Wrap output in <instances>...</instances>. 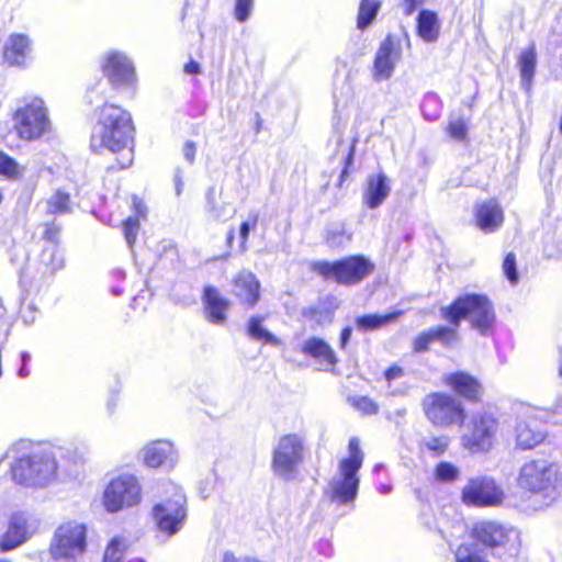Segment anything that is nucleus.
<instances>
[{"mask_svg": "<svg viewBox=\"0 0 562 562\" xmlns=\"http://www.w3.org/2000/svg\"><path fill=\"white\" fill-rule=\"evenodd\" d=\"M134 125L131 114L123 108L105 103L98 112L92 128L90 146L94 151L123 153L119 160L121 168H127L133 161Z\"/></svg>", "mask_w": 562, "mask_h": 562, "instance_id": "1", "label": "nucleus"}, {"mask_svg": "<svg viewBox=\"0 0 562 562\" xmlns=\"http://www.w3.org/2000/svg\"><path fill=\"white\" fill-rule=\"evenodd\" d=\"M518 485L532 494H541L544 505H550L559 495L562 485L560 467L546 459H536L522 464L518 475Z\"/></svg>", "mask_w": 562, "mask_h": 562, "instance_id": "2", "label": "nucleus"}, {"mask_svg": "<svg viewBox=\"0 0 562 562\" xmlns=\"http://www.w3.org/2000/svg\"><path fill=\"white\" fill-rule=\"evenodd\" d=\"M440 312L441 316L456 327L462 319H469L472 327L482 335L487 334L495 319L492 304L485 296L479 294L460 296Z\"/></svg>", "mask_w": 562, "mask_h": 562, "instance_id": "3", "label": "nucleus"}, {"mask_svg": "<svg viewBox=\"0 0 562 562\" xmlns=\"http://www.w3.org/2000/svg\"><path fill=\"white\" fill-rule=\"evenodd\" d=\"M58 468L52 452L38 451L14 460L11 474L20 484L45 486L55 480Z\"/></svg>", "mask_w": 562, "mask_h": 562, "instance_id": "4", "label": "nucleus"}, {"mask_svg": "<svg viewBox=\"0 0 562 562\" xmlns=\"http://www.w3.org/2000/svg\"><path fill=\"white\" fill-rule=\"evenodd\" d=\"M312 270L326 280H333L344 285H353L370 276L374 270V265L363 256H349L334 262H313Z\"/></svg>", "mask_w": 562, "mask_h": 562, "instance_id": "5", "label": "nucleus"}, {"mask_svg": "<svg viewBox=\"0 0 562 562\" xmlns=\"http://www.w3.org/2000/svg\"><path fill=\"white\" fill-rule=\"evenodd\" d=\"M87 549V528L71 520L57 527L49 544V554L55 562H77Z\"/></svg>", "mask_w": 562, "mask_h": 562, "instance_id": "6", "label": "nucleus"}, {"mask_svg": "<svg viewBox=\"0 0 562 562\" xmlns=\"http://www.w3.org/2000/svg\"><path fill=\"white\" fill-rule=\"evenodd\" d=\"M499 422L494 414L477 412L465 425L461 436V446L471 453L490 451L497 442Z\"/></svg>", "mask_w": 562, "mask_h": 562, "instance_id": "7", "label": "nucleus"}, {"mask_svg": "<svg viewBox=\"0 0 562 562\" xmlns=\"http://www.w3.org/2000/svg\"><path fill=\"white\" fill-rule=\"evenodd\" d=\"M166 493L170 497L157 503L151 514L158 530L170 537L176 535L184 524L186 496L182 490L172 483L166 485Z\"/></svg>", "mask_w": 562, "mask_h": 562, "instance_id": "8", "label": "nucleus"}, {"mask_svg": "<svg viewBox=\"0 0 562 562\" xmlns=\"http://www.w3.org/2000/svg\"><path fill=\"white\" fill-rule=\"evenodd\" d=\"M427 419L438 427L462 425L465 409L460 401L443 392H432L422 403Z\"/></svg>", "mask_w": 562, "mask_h": 562, "instance_id": "9", "label": "nucleus"}, {"mask_svg": "<svg viewBox=\"0 0 562 562\" xmlns=\"http://www.w3.org/2000/svg\"><path fill=\"white\" fill-rule=\"evenodd\" d=\"M14 127L21 139L35 140L50 131L47 109L42 99L34 98L15 111Z\"/></svg>", "mask_w": 562, "mask_h": 562, "instance_id": "10", "label": "nucleus"}, {"mask_svg": "<svg viewBox=\"0 0 562 562\" xmlns=\"http://www.w3.org/2000/svg\"><path fill=\"white\" fill-rule=\"evenodd\" d=\"M142 501V486L137 477L130 473L113 477L103 493V505L109 513H117L138 505Z\"/></svg>", "mask_w": 562, "mask_h": 562, "instance_id": "11", "label": "nucleus"}, {"mask_svg": "<svg viewBox=\"0 0 562 562\" xmlns=\"http://www.w3.org/2000/svg\"><path fill=\"white\" fill-rule=\"evenodd\" d=\"M304 458V438L299 434L282 436L273 449L272 468L277 475L291 480Z\"/></svg>", "mask_w": 562, "mask_h": 562, "instance_id": "12", "label": "nucleus"}, {"mask_svg": "<svg viewBox=\"0 0 562 562\" xmlns=\"http://www.w3.org/2000/svg\"><path fill=\"white\" fill-rule=\"evenodd\" d=\"M358 473L359 469L340 463L338 464V470L330 479L326 488V494L331 502L341 505L355 502L360 483Z\"/></svg>", "mask_w": 562, "mask_h": 562, "instance_id": "13", "label": "nucleus"}, {"mask_svg": "<svg viewBox=\"0 0 562 562\" xmlns=\"http://www.w3.org/2000/svg\"><path fill=\"white\" fill-rule=\"evenodd\" d=\"M102 70L111 85L116 89L131 88L136 81L133 63L126 55L119 52H111L104 57Z\"/></svg>", "mask_w": 562, "mask_h": 562, "instance_id": "14", "label": "nucleus"}, {"mask_svg": "<svg viewBox=\"0 0 562 562\" xmlns=\"http://www.w3.org/2000/svg\"><path fill=\"white\" fill-rule=\"evenodd\" d=\"M472 535L477 541L490 548L509 544V550L516 551L519 546L518 532L515 529H505L493 521L476 524Z\"/></svg>", "mask_w": 562, "mask_h": 562, "instance_id": "15", "label": "nucleus"}, {"mask_svg": "<svg viewBox=\"0 0 562 562\" xmlns=\"http://www.w3.org/2000/svg\"><path fill=\"white\" fill-rule=\"evenodd\" d=\"M503 493L490 477L471 479L462 490V499L468 505L493 506L502 502Z\"/></svg>", "mask_w": 562, "mask_h": 562, "instance_id": "16", "label": "nucleus"}, {"mask_svg": "<svg viewBox=\"0 0 562 562\" xmlns=\"http://www.w3.org/2000/svg\"><path fill=\"white\" fill-rule=\"evenodd\" d=\"M402 55L401 42L392 35H387L380 44L373 65L375 81L387 80L392 77L396 64Z\"/></svg>", "mask_w": 562, "mask_h": 562, "instance_id": "17", "label": "nucleus"}, {"mask_svg": "<svg viewBox=\"0 0 562 562\" xmlns=\"http://www.w3.org/2000/svg\"><path fill=\"white\" fill-rule=\"evenodd\" d=\"M143 462L148 468L171 469L178 461V452L172 442L155 440L147 443L140 451Z\"/></svg>", "mask_w": 562, "mask_h": 562, "instance_id": "18", "label": "nucleus"}, {"mask_svg": "<svg viewBox=\"0 0 562 562\" xmlns=\"http://www.w3.org/2000/svg\"><path fill=\"white\" fill-rule=\"evenodd\" d=\"M36 527L35 519H30L23 514L13 515L5 533L0 539L1 549L9 551L23 544L35 531Z\"/></svg>", "mask_w": 562, "mask_h": 562, "instance_id": "19", "label": "nucleus"}, {"mask_svg": "<svg viewBox=\"0 0 562 562\" xmlns=\"http://www.w3.org/2000/svg\"><path fill=\"white\" fill-rule=\"evenodd\" d=\"M476 226L485 234L498 231L504 223V211L496 200H487L474 207Z\"/></svg>", "mask_w": 562, "mask_h": 562, "instance_id": "20", "label": "nucleus"}, {"mask_svg": "<svg viewBox=\"0 0 562 562\" xmlns=\"http://www.w3.org/2000/svg\"><path fill=\"white\" fill-rule=\"evenodd\" d=\"M442 381L454 393L470 402H479L482 397V384L467 372L445 374Z\"/></svg>", "mask_w": 562, "mask_h": 562, "instance_id": "21", "label": "nucleus"}, {"mask_svg": "<svg viewBox=\"0 0 562 562\" xmlns=\"http://www.w3.org/2000/svg\"><path fill=\"white\" fill-rule=\"evenodd\" d=\"M391 193L390 179L383 172L367 178L362 202L371 210L378 209Z\"/></svg>", "mask_w": 562, "mask_h": 562, "instance_id": "22", "label": "nucleus"}, {"mask_svg": "<svg viewBox=\"0 0 562 562\" xmlns=\"http://www.w3.org/2000/svg\"><path fill=\"white\" fill-rule=\"evenodd\" d=\"M202 301L207 321L214 325H223L229 307L228 300L215 286L207 285L204 288Z\"/></svg>", "mask_w": 562, "mask_h": 562, "instance_id": "23", "label": "nucleus"}, {"mask_svg": "<svg viewBox=\"0 0 562 562\" xmlns=\"http://www.w3.org/2000/svg\"><path fill=\"white\" fill-rule=\"evenodd\" d=\"M301 352L316 360L325 370H333L338 362L330 345L319 337H310L301 345Z\"/></svg>", "mask_w": 562, "mask_h": 562, "instance_id": "24", "label": "nucleus"}, {"mask_svg": "<svg viewBox=\"0 0 562 562\" xmlns=\"http://www.w3.org/2000/svg\"><path fill=\"white\" fill-rule=\"evenodd\" d=\"M515 438L519 449L528 450L541 443L546 438V432L540 428L536 418L529 417L517 422Z\"/></svg>", "mask_w": 562, "mask_h": 562, "instance_id": "25", "label": "nucleus"}, {"mask_svg": "<svg viewBox=\"0 0 562 562\" xmlns=\"http://www.w3.org/2000/svg\"><path fill=\"white\" fill-rule=\"evenodd\" d=\"M259 281L250 271L241 270L234 279V294L248 306H254L259 301Z\"/></svg>", "mask_w": 562, "mask_h": 562, "instance_id": "26", "label": "nucleus"}, {"mask_svg": "<svg viewBox=\"0 0 562 562\" xmlns=\"http://www.w3.org/2000/svg\"><path fill=\"white\" fill-rule=\"evenodd\" d=\"M441 33V22L438 13L423 9L418 12L416 18V34L417 36L427 44L436 43Z\"/></svg>", "mask_w": 562, "mask_h": 562, "instance_id": "27", "label": "nucleus"}, {"mask_svg": "<svg viewBox=\"0 0 562 562\" xmlns=\"http://www.w3.org/2000/svg\"><path fill=\"white\" fill-rule=\"evenodd\" d=\"M30 53V40L25 35L13 34L7 41L3 56L12 66H24Z\"/></svg>", "mask_w": 562, "mask_h": 562, "instance_id": "28", "label": "nucleus"}, {"mask_svg": "<svg viewBox=\"0 0 562 562\" xmlns=\"http://www.w3.org/2000/svg\"><path fill=\"white\" fill-rule=\"evenodd\" d=\"M204 210L209 217L216 222H226L234 215L227 203L217 200L215 187H210L205 193Z\"/></svg>", "mask_w": 562, "mask_h": 562, "instance_id": "29", "label": "nucleus"}, {"mask_svg": "<svg viewBox=\"0 0 562 562\" xmlns=\"http://www.w3.org/2000/svg\"><path fill=\"white\" fill-rule=\"evenodd\" d=\"M401 315V312H393L385 315H378V314H368L362 315L356 318V326L357 329L360 331H370L380 329L387 324L394 322L398 316Z\"/></svg>", "mask_w": 562, "mask_h": 562, "instance_id": "30", "label": "nucleus"}, {"mask_svg": "<svg viewBox=\"0 0 562 562\" xmlns=\"http://www.w3.org/2000/svg\"><path fill=\"white\" fill-rule=\"evenodd\" d=\"M262 317L259 316L250 317L246 326L247 335L254 340L263 341L271 346H280L281 340L262 326Z\"/></svg>", "mask_w": 562, "mask_h": 562, "instance_id": "31", "label": "nucleus"}, {"mask_svg": "<svg viewBox=\"0 0 562 562\" xmlns=\"http://www.w3.org/2000/svg\"><path fill=\"white\" fill-rule=\"evenodd\" d=\"M537 64V54L535 45H530L524 49L519 56L518 65L520 69L521 81L524 85L530 86L535 75Z\"/></svg>", "mask_w": 562, "mask_h": 562, "instance_id": "32", "label": "nucleus"}, {"mask_svg": "<svg viewBox=\"0 0 562 562\" xmlns=\"http://www.w3.org/2000/svg\"><path fill=\"white\" fill-rule=\"evenodd\" d=\"M45 211L50 215H63L71 211L70 194L56 190L45 202Z\"/></svg>", "mask_w": 562, "mask_h": 562, "instance_id": "33", "label": "nucleus"}, {"mask_svg": "<svg viewBox=\"0 0 562 562\" xmlns=\"http://www.w3.org/2000/svg\"><path fill=\"white\" fill-rule=\"evenodd\" d=\"M381 9L380 0H361L357 18V26L359 30H366L375 20Z\"/></svg>", "mask_w": 562, "mask_h": 562, "instance_id": "34", "label": "nucleus"}, {"mask_svg": "<svg viewBox=\"0 0 562 562\" xmlns=\"http://www.w3.org/2000/svg\"><path fill=\"white\" fill-rule=\"evenodd\" d=\"M351 240V233L346 229L344 223H334L326 232V244L330 248L344 247Z\"/></svg>", "mask_w": 562, "mask_h": 562, "instance_id": "35", "label": "nucleus"}, {"mask_svg": "<svg viewBox=\"0 0 562 562\" xmlns=\"http://www.w3.org/2000/svg\"><path fill=\"white\" fill-rule=\"evenodd\" d=\"M404 376V370L402 367L392 366L384 372L385 382L387 385L389 394L392 396H402L407 392L406 386H396L395 381Z\"/></svg>", "mask_w": 562, "mask_h": 562, "instance_id": "36", "label": "nucleus"}, {"mask_svg": "<svg viewBox=\"0 0 562 562\" xmlns=\"http://www.w3.org/2000/svg\"><path fill=\"white\" fill-rule=\"evenodd\" d=\"M460 475L459 469L447 461L439 462L434 471L435 480L441 483L454 482Z\"/></svg>", "mask_w": 562, "mask_h": 562, "instance_id": "37", "label": "nucleus"}, {"mask_svg": "<svg viewBox=\"0 0 562 562\" xmlns=\"http://www.w3.org/2000/svg\"><path fill=\"white\" fill-rule=\"evenodd\" d=\"M449 443V437L441 435L436 437L424 438L420 442V446L426 450L432 452L435 457H440L447 451Z\"/></svg>", "mask_w": 562, "mask_h": 562, "instance_id": "38", "label": "nucleus"}, {"mask_svg": "<svg viewBox=\"0 0 562 562\" xmlns=\"http://www.w3.org/2000/svg\"><path fill=\"white\" fill-rule=\"evenodd\" d=\"M349 456L342 460H340V464H345L355 469H361L363 463V453L360 449L359 441L357 438H351L349 440Z\"/></svg>", "mask_w": 562, "mask_h": 562, "instance_id": "39", "label": "nucleus"}, {"mask_svg": "<svg viewBox=\"0 0 562 562\" xmlns=\"http://www.w3.org/2000/svg\"><path fill=\"white\" fill-rule=\"evenodd\" d=\"M125 551V544L122 539L115 537L108 544L103 562H120Z\"/></svg>", "mask_w": 562, "mask_h": 562, "instance_id": "40", "label": "nucleus"}, {"mask_svg": "<svg viewBox=\"0 0 562 562\" xmlns=\"http://www.w3.org/2000/svg\"><path fill=\"white\" fill-rule=\"evenodd\" d=\"M434 329L435 341L440 342L445 347H452L459 340L458 331L453 328L438 326Z\"/></svg>", "mask_w": 562, "mask_h": 562, "instance_id": "41", "label": "nucleus"}, {"mask_svg": "<svg viewBox=\"0 0 562 562\" xmlns=\"http://www.w3.org/2000/svg\"><path fill=\"white\" fill-rule=\"evenodd\" d=\"M348 402L352 407L367 415H374L379 411L378 404L368 396L349 397Z\"/></svg>", "mask_w": 562, "mask_h": 562, "instance_id": "42", "label": "nucleus"}, {"mask_svg": "<svg viewBox=\"0 0 562 562\" xmlns=\"http://www.w3.org/2000/svg\"><path fill=\"white\" fill-rule=\"evenodd\" d=\"M0 175H3L10 179L21 176V170L18 162L2 151H0Z\"/></svg>", "mask_w": 562, "mask_h": 562, "instance_id": "43", "label": "nucleus"}, {"mask_svg": "<svg viewBox=\"0 0 562 562\" xmlns=\"http://www.w3.org/2000/svg\"><path fill=\"white\" fill-rule=\"evenodd\" d=\"M447 132L449 136L456 140H464L468 134V126L463 119L451 117L449 120Z\"/></svg>", "mask_w": 562, "mask_h": 562, "instance_id": "44", "label": "nucleus"}, {"mask_svg": "<svg viewBox=\"0 0 562 562\" xmlns=\"http://www.w3.org/2000/svg\"><path fill=\"white\" fill-rule=\"evenodd\" d=\"M456 562H487L471 546H460L456 552Z\"/></svg>", "mask_w": 562, "mask_h": 562, "instance_id": "45", "label": "nucleus"}, {"mask_svg": "<svg viewBox=\"0 0 562 562\" xmlns=\"http://www.w3.org/2000/svg\"><path fill=\"white\" fill-rule=\"evenodd\" d=\"M138 229H139V221L137 217L131 216L124 221L123 233H124L126 243L130 248L133 247V245L136 240Z\"/></svg>", "mask_w": 562, "mask_h": 562, "instance_id": "46", "label": "nucleus"}, {"mask_svg": "<svg viewBox=\"0 0 562 562\" xmlns=\"http://www.w3.org/2000/svg\"><path fill=\"white\" fill-rule=\"evenodd\" d=\"M258 217H259L258 214L254 213V214H251V216L248 221L243 222L240 224L239 238H240V250L243 252L246 251V249H247L246 244L248 240L249 232L251 228H255L257 226Z\"/></svg>", "mask_w": 562, "mask_h": 562, "instance_id": "47", "label": "nucleus"}, {"mask_svg": "<svg viewBox=\"0 0 562 562\" xmlns=\"http://www.w3.org/2000/svg\"><path fill=\"white\" fill-rule=\"evenodd\" d=\"M432 342H435L434 329L423 331L414 339V351L424 352Z\"/></svg>", "mask_w": 562, "mask_h": 562, "instance_id": "48", "label": "nucleus"}, {"mask_svg": "<svg viewBox=\"0 0 562 562\" xmlns=\"http://www.w3.org/2000/svg\"><path fill=\"white\" fill-rule=\"evenodd\" d=\"M503 270L512 284H516L518 282V273L516 270V257L513 252H509L505 257L503 262Z\"/></svg>", "mask_w": 562, "mask_h": 562, "instance_id": "49", "label": "nucleus"}, {"mask_svg": "<svg viewBox=\"0 0 562 562\" xmlns=\"http://www.w3.org/2000/svg\"><path fill=\"white\" fill-rule=\"evenodd\" d=\"M254 8V0H236L235 18L238 22L248 20Z\"/></svg>", "mask_w": 562, "mask_h": 562, "instance_id": "50", "label": "nucleus"}, {"mask_svg": "<svg viewBox=\"0 0 562 562\" xmlns=\"http://www.w3.org/2000/svg\"><path fill=\"white\" fill-rule=\"evenodd\" d=\"M43 261L50 267L52 271L60 269L64 263L61 255L55 248L43 252Z\"/></svg>", "mask_w": 562, "mask_h": 562, "instance_id": "51", "label": "nucleus"}, {"mask_svg": "<svg viewBox=\"0 0 562 562\" xmlns=\"http://www.w3.org/2000/svg\"><path fill=\"white\" fill-rule=\"evenodd\" d=\"M182 153L184 156V159L190 164L193 165L196 154V145L192 140H187L183 145Z\"/></svg>", "mask_w": 562, "mask_h": 562, "instance_id": "52", "label": "nucleus"}, {"mask_svg": "<svg viewBox=\"0 0 562 562\" xmlns=\"http://www.w3.org/2000/svg\"><path fill=\"white\" fill-rule=\"evenodd\" d=\"M424 4V0H403L401 7L405 15H412L419 7Z\"/></svg>", "mask_w": 562, "mask_h": 562, "instance_id": "53", "label": "nucleus"}, {"mask_svg": "<svg viewBox=\"0 0 562 562\" xmlns=\"http://www.w3.org/2000/svg\"><path fill=\"white\" fill-rule=\"evenodd\" d=\"M59 233H60L59 226H57L55 224L46 225L44 237L46 240H48L53 244H56L59 238Z\"/></svg>", "mask_w": 562, "mask_h": 562, "instance_id": "54", "label": "nucleus"}, {"mask_svg": "<svg viewBox=\"0 0 562 562\" xmlns=\"http://www.w3.org/2000/svg\"><path fill=\"white\" fill-rule=\"evenodd\" d=\"M182 170L180 169H177L176 172H175V176H173V181H175V190H176V195L177 196H180L182 191H183V187H184V183H183V180H182Z\"/></svg>", "mask_w": 562, "mask_h": 562, "instance_id": "55", "label": "nucleus"}, {"mask_svg": "<svg viewBox=\"0 0 562 562\" xmlns=\"http://www.w3.org/2000/svg\"><path fill=\"white\" fill-rule=\"evenodd\" d=\"M351 334H352V328L347 326L345 327L341 333H340V338H339V347L341 349H345L350 340V337H351Z\"/></svg>", "mask_w": 562, "mask_h": 562, "instance_id": "56", "label": "nucleus"}, {"mask_svg": "<svg viewBox=\"0 0 562 562\" xmlns=\"http://www.w3.org/2000/svg\"><path fill=\"white\" fill-rule=\"evenodd\" d=\"M184 71L189 75H196L200 72V65L194 60H190L186 64Z\"/></svg>", "mask_w": 562, "mask_h": 562, "instance_id": "57", "label": "nucleus"}, {"mask_svg": "<svg viewBox=\"0 0 562 562\" xmlns=\"http://www.w3.org/2000/svg\"><path fill=\"white\" fill-rule=\"evenodd\" d=\"M134 209L136 214L135 217L139 218L146 215V206L142 203V201L134 199Z\"/></svg>", "mask_w": 562, "mask_h": 562, "instance_id": "58", "label": "nucleus"}, {"mask_svg": "<svg viewBox=\"0 0 562 562\" xmlns=\"http://www.w3.org/2000/svg\"><path fill=\"white\" fill-rule=\"evenodd\" d=\"M18 374H19L20 378L29 376L30 372H29L26 366L22 364V367L20 368Z\"/></svg>", "mask_w": 562, "mask_h": 562, "instance_id": "59", "label": "nucleus"}, {"mask_svg": "<svg viewBox=\"0 0 562 562\" xmlns=\"http://www.w3.org/2000/svg\"><path fill=\"white\" fill-rule=\"evenodd\" d=\"M116 402L114 400H111L108 402L106 408L110 414H113L115 412Z\"/></svg>", "mask_w": 562, "mask_h": 562, "instance_id": "60", "label": "nucleus"}, {"mask_svg": "<svg viewBox=\"0 0 562 562\" xmlns=\"http://www.w3.org/2000/svg\"><path fill=\"white\" fill-rule=\"evenodd\" d=\"M235 237V231L234 228L229 229L227 233V244L231 246Z\"/></svg>", "mask_w": 562, "mask_h": 562, "instance_id": "61", "label": "nucleus"}, {"mask_svg": "<svg viewBox=\"0 0 562 562\" xmlns=\"http://www.w3.org/2000/svg\"><path fill=\"white\" fill-rule=\"evenodd\" d=\"M30 358H31V357H30V355H29L27 352H23V353L21 355L22 364L26 366V364H27V362H29V360H30Z\"/></svg>", "mask_w": 562, "mask_h": 562, "instance_id": "62", "label": "nucleus"}, {"mask_svg": "<svg viewBox=\"0 0 562 562\" xmlns=\"http://www.w3.org/2000/svg\"><path fill=\"white\" fill-rule=\"evenodd\" d=\"M352 155H353V153H352V149H351V150L349 151V154H348L347 158H346V162H347V165L351 162V160H352Z\"/></svg>", "mask_w": 562, "mask_h": 562, "instance_id": "63", "label": "nucleus"}, {"mask_svg": "<svg viewBox=\"0 0 562 562\" xmlns=\"http://www.w3.org/2000/svg\"><path fill=\"white\" fill-rule=\"evenodd\" d=\"M390 490H391V488H390V486H386V485H383V486L381 487V492H382L383 494L389 493V492H390Z\"/></svg>", "mask_w": 562, "mask_h": 562, "instance_id": "64", "label": "nucleus"}]
</instances>
